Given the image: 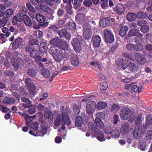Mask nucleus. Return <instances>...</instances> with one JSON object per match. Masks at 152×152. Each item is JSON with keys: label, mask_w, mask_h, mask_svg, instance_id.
I'll use <instances>...</instances> for the list:
<instances>
[{"label": "nucleus", "mask_w": 152, "mask_h": 152, "mask_svg": "<svg viewBox=\"0 0 152 152\" xmlns=\"http://www.w3.org/2000/svg\"><path fill=\"white\" fill-rule=\"evenodd\" d=\"M61 40L60 39L56 37L50 41V43L53 45L50 48V53L53 56L55 61L58 63L62 61L63 57V51L59 47Z\"/></svg>", "instance_id": "obj_1"}, {"label": "nucleus", "mask_w": 152, "mask_h": 152, "mask_svg": "<svg viewBox=\"0 0 152 152\" xmlns=\"http://www.w3.org/2000/svg\"><path fill=\"white\" fill-rule=\"evenodd\" d=\"M71 122L70 120L69 119L68 115L67 113H63L62 115L60 114H58L56 116V120L55 121V126H59L60 124L62 126L61 129H59L58 131V134L61 136H63L64 135L61 133V132L62 129L64 130L65 127L63 126L64 125H66L69 126L71 124ZM66 134L64 135V136H66Z\"/></svg>", "instance_id": "obj_2"}, {"label": "nucleus", "mask_w": 152, "mask_h": 152, "mask_svg": "<svg viewBox=\"0 0 152 152\" xmlns=\"http://www.w3.org/2000/svg\"><path fill=\"white\" fill-rule=\"evenodd\" d=\"M88 127L90 130L94 132L92 133V137L95 136V134H97V138L99 141L102 142L105 141L106 140L104 137V134L102 132L99 131V130L94 125L92 122H90L88 124Z\"/></svg>", "instance_id": "obj_3"}, {"label": "nucleus", "mask_w": 152, "mask_h": 152, "mask_svg": "<svg viewBox=\"0 0 152 152\" xmlns=\"http://www.w3.org/2000/svg\"><path fill=\"white\" fill-rule=\"evenodd\" d=\"M39 124L37 122H35L33 124L32 128L34 130H31L29 132V133L34 136H43L47 133V130L46 127L43 125V124H41L42 130L40 131L37 130L38 128Z\"/></svg>", "instance_id": "obj_4"}, {"label": "nucleus", "mask_w": 152, "mask_h": 152, "mask_svg": "<svg viewBox=\"0 0 152 152\" xmlns=\"http://www.w3.org/2000/svg\"><path fill=\"white\" fill-rule=\"evenodd\" d=\"M120 117L123 120L129 119V121L131 122L134 121V116L131 115L130 110L128 108H124L122 109L120 113Z\"/></svg>", "instance_id": "obj_5"}, {"label": "nucleus", "mask_w": 152, "mask_h": 152, "mask_svg": "<svg viewBox=\"0 0 152 152\" xmlns=\"http://www.w3.org/2000/svg\"><path fill=\"white\" fill-rule=\"evenodd\" d=\"M145 125L143 127L140 126H136L133 133L134 137L137 139L139 138L146 131V127Z\"/></svg>", "instance_id": "obj_6"}, {"label": "nucleus", "mask_w": 152, "mask_h": 152, "mask_svg": "<svg viewBox=\"0 0 152 152\" xmlns=\"http://www.w3.org/2000/svg\"><path fill=\"white\" fill-rule=\"evenodd\" d=\"M82 42V38L80 36L77 37L76 38L73 39L72 41L75 50L77 52H79L81 49L80 44Z\"/></svg>", "instance_id": "obj_7"}, {"label": "nucleus", "mask_w": 152, "mask_h": 152, "mask_svg": "<svg viewBox=\"0 0 152 152\" xmlns=\"http://www.w3.org/2000/svg\"><path fill=\"white\" fill-rule=\"evenodd\" d=\"M92 33L91 26L88 23L85 24L83 27V36L86 39H88L91 37Z\"/></svg>", "instance_id": "obj_8"}, {"label": "nucleus", "mask_w": 152, "mask_h": 152, "mask_svg": "<svg viewBox=\"0 0 152 152\" xmlns=\"http://www.w3.org/2000/svg\"><path fill=\"white\" fill-rule=\"evenodd\" d=\"M105 133L107 134V137L108 139H111L110 135H111L113 137L116 138L119 137L120 134L119 130L117 128L115 129L112 131H109L108 129H105Z\"/></svg>", "instance_id": "obj_9"}, {"label": "nucleus", "mask_w": 152, "mask_h": 152, "mask_svg": "<svg viewBox=\"0 0 152 152\" xmlns=\"http://www.w3.org/2000/svg\"><path fill=\"white\" fill-rule=\"evenodd\" d=\"M96 104L94 101H90L86 106V111L89 115H92L95 111Z\"/></svg>", "instance_id": "obj_10"}, {"label": "nucleus", "mask_w": 152, "mask_h": 152, "mask_svg": "<svg viewBox=\"0 0 152 152\" xmlns=\"http://www.w3.org/2000/svg\"><path fill=\"white\" fill-rule=\"evenodd\" d=\"M127 61H128V60H124L123 58H121L116 60V64L118 67H121L122 69H125L128 66Z\"/></svg>", "instance_id": "obj_11"}, {"label": "nucleus", "mask_w": 152, "mask_h": 152, "mask_svg": "<svg viewBox=\"0 0 152 152\" xmlns=\"http://www.w3.org/2000/svg\"><path fill=\"white\" fill-rule=\"evenodd\" d=\"M65 4H64V8L67 13L69 14H72L73 11L72 10V6L70 3L71 0H63Z\"/></svg>", "instance_id": "obj_12"}, {"label": "nucleus", "mask_w": 152, "mask_h": 152, "mask_svg": "<svg viewBox=\"0 0 152 152\" xmlns=\"http://www.w3.org/2000/svg\"><path fill=\"white\" fill-rule=\"evenodd\" d=\"M135 58L137 61L141 64H143L145 63L146 60L145 56L143 54L137 53L135 54Z\"/></svg>", "instance_id": "obj_13"}, {"label": "nucleus", "mask_w": 152, "mask_h": 152, "mask_svg": "<svg viewBox=\"0 0 152 152\" xmlns=\"http://www.w3.org/2000/svg\"><path fill=\"white\" fill-rule=\"evenodd\" d=\"M97 117L95 118V122L97 126L100 128H103L104 127V124L103 122L101 120L100 118L99 117H102V115H103V114L101 113H98L96 114Z\"/></svg>", "instance_id": "obj_14"}, {"label": "nucleus", "mask_w": 152, "mask_h": 152, "mask_svg": "<svg viewBox=\"0 0 152 152\" xmlns=\"http://www.w3.org/2000/svg\"><path fill=\"white\" fill-rule=\"evenodd\" d=\"M111 22L112 20L110 18H104L100 21L99 25L102 27H104L110 25Z\"/></svg>", "instance_id": "obj_15"}, {"label": "nucleus", "mask_w": 152, "mask_h": 152, "mask_svg": "<svg viewBox=\"0 0 152 152\" xmlns=\"http://www.w3.org/2000/svg\"><path fill=\"white\" fill-rule=\"evenodd\" d=\"M58 34L60 37H65L68 40H69L71 38L70 34L65 29H62L58 31Z\"/></svg>", "instance_id": "obj_16"}, {"label": "nucleus", "mask_w": 152, "mask_h": 152, "mask_svg": "<svg viewBox=\"0 0 152 152\" xmlns=\"http://www.w3.org/2000/svg\"><path fill=\"white\" fill-rule=\"evenodd\" d=\"M40 7L41 10L52 16L53 10L48 7L46 5L42 4L40 5Z\"/></svg>", "instance_id": "obj_17"}, {"label": "nucleus", "mask_w": 152, "mask_h": 152, "mask_svg": "<svg viewBox=\"0 0 152 152\" xmlns=\"http://www.w3.org/2000/svg\"><path fill=\"white\" fill-rule=\"evenodd\" d=\"M71 63L74 66H78L79 64V60L78 56L76 55H73L71 58Z\"/></svg>", "instance_id": "obj_18"}, {"label": "nucleus", "mask_w": 152, "mask_h": 152, "mask_svg": "<svg viewBox=\"0 0 152 152\" xmlns=\"http://www.w3.org/2000/svg\"><path fill=\"white\" fill-rule=\"evenodd\" d=\"M22 116L25 118L26 121L27 125L29 126L32 123V121L31 119H34L36 117V115L33 116H30L25 113L22 114Z\"/></svg>", "instance_id": "obj_19"}, {"label": "nucleus", "mask_w": 152, "mask_h": 152, "mask_svg": "<svg viewBox=\"0 0 152 152\" xmlns=\"http://www.w3.org/2000/svg\"><path fill=\"white\" fill-rule=\"evenodd\" d=\"M23 42V39L21 38H18L17 39L15 42H14L12 45V48L14 49H17L20 46H21Z\"/></svg>", "instance_id": "obj_20"}, {"label": "nucleus", "mask_w": 152, "mask_h": 152, "mask_svg": "<svg viewBox=\"0 0 152 152\" xmlns=\"http://www.w3.org/2000/svg\"><path fill=\"white\" fill-rule=\"evenodd\" d=\"M92 40L94 45L96 47H98L100 45L101 40L100 37L97 35L93 37Z\"/></svg>", "instance_id": "obj_21"}, {"label": "nucleus", "mask_w": 152, "mask_h": 152, "mask_svg": "<svg viewBox=\"0 0 152 152\" xmlns=\"http://www.w3.org/2000/svg\"><path fill=\"white\" fill-rule=\"evenodd\" d=\"M114 11L118 14L121 15L125 11L123 6L120 4H118L115 8Z\"/></svg>", "instance_id": "obj_22"}, {"label": "nucleus", "mask_w": 152, "mask_h": 152, "mask_svg": "<svg viewBox=\"0 0 152 152\" xmlns=\"http://www.w3.org/2000/svg\"><path fill=\"white\" fill-rule=\"evenodd\" d=\"M24 23L27 26H30L32 25L33 23L30 18L27 15H24L23 16Z\"/></svg>", "instance_id": "obj_23"}, {"label": "nucleus", "mask_w": 152, "mask_h": 152, "mask_svg": "<svg viewBox=\"0 0 152 152\" xmlns=\"http://www.w3.org/2000/svg\"><path fill=\"white\" fill-rule=\"evenodd\" d=\"M129 130V125L127 123L122 124L121 128V131L124 134L127 133Z\"/></svg>", "instance_id": "obj_24"}, {"label": "nucleus", "mask_w": 152, "mask_h": 152, "mask_svg": "<svg viewBox=\"0 0 152 152\" xmlns=\"http://www.w3.org/2000/svg\"><path fill=\"white\" fill-rule=\"evenodd\" d=\"M137 17L136 14L132 13H128L126 15V19L129 21H132L134 20Z\"/></svg>", "instance_id": "obj_25"}, {"label": "nucleus", "mask_w": 152, "mask_h": 152, "mask_svg": "<svg viewBox=\"0 0 152 152\" xmlns=\"http://www.w3.org/2000/svg\"><path fill=\"white\" fill-rule=\"evenodd\" d=\"M138 34L142 36V34L140 32L139 30L137 29H134L131 30L129 32L128 35L129 37L137 36Z\"/></svg>", "instance_id": "obj_26"}, {"label": "nucleus", "mask_w": 152, "mask_h": 152, "mask_svg": "<svg viewBox=\"0 0 152 152\" xmlns=\"http://www.w3.org/2000/svg\"><path fill=\"white\" fill-rule=\"evenodd\" d=\"M85 16L81 14H77L75 17L76 20L79 23H83L85 20Z\"/></svg>", "instance_id": "obj_27"}, {"label": "nucleus", "mask_w": 152, "mask_h": 152, "mask_svg": "<svg viewBox=\"0 0 152 152\" xmlns=\"http://www.w3.org/2000/svg\"><path fill=\"white\" fill-rule=\"evenodd\" d=\"M107 106L106 103L104 102H100L96 105V107L98 110H102L106 108Z\"/></svg>", "instance_id": "obj_28"}, {"label": "nucleus", "mask_w": 152, "mask_h": 152, "mask_svg": "<svg viewBox=\"0 0 152 152\" xmlns=\"http://www.w3.org/2000/svg\"><path fill=\"white\" fill-rule=\"evenodd\" d=\"M23 19V16L22 15H18L14 16L12 21V23L13 25H16L18 22H21Z\"/></svg>", "instance_id": "obj_29"}, {"label": "nucleus", "mask_w": 152, "mask_h": 152, "mask_svg": "<svg viewBox=\"0 0 152 152\" xmlns=\"http://www.w3.org/2000/svg\"><path fill=\"white\" fill-rule=\"evenodd\" d=\"M128 29V28L126 26H122L121 28L119 31V34L120 36L122 37H125Z\"/></svg>", "instance_id": "obj_30"}, {"label": "nucleus", "mask_w": 152, "mask_h": 152, "mask_svg": "<svg viewBox=\"0 0 152 152\" xmlns=\"http://www.w3.org/2000/svg\"><path fill=\"white\" fill-rule=\"evenodd\" d=\"M143 120V118L141 114H139L135 118V124L137 125H141Z\"/></svg>", "instance_id": "obj_31"}, {"label": "nucleus", "mask_w": 152, "mask_h": 152, "mask_svg": "<svg viewBox=\"0 0 152 152\" xmlns=\"http://www.w3.org/2000/svg\"><path fill=\"white\" fill-rule=\"evenodd\" d=\"M23 63L22 60L20 58H18L16 60L15 63L13 64L15 69H17Z\"/></svg>", "instance_id": "obj_32"}, {"label": "nucleus", "mask_w": 152, "mask_h": 152, "mask_svg": "<svg viewBox=\"0 0 152 152\" xmlns=\"http://www.w3.org/2000/svg\"><path fill=\"white\" fill-rule=\"evenodd\" d=\"M36 18L37 21L40 23L44 22L46 19L45 17L40 14H37L36 16Z\"/></svg>", "instance_id": "obj_33"}, {"label": "nucleus", "mask_w": 152, "mask_h": 152, "mask_svg": "<svg viewBox=\"0 0 152 152\" xmlns=\"http://www.w3.org/2000/svg\"><path fill=\"white\" fill-rule=\"evenodd\" d=\"M3 102L5 104H12L15 103V100L12 98L6 97L3 100Z\"/></svg>", "instance_id": "obj_34"}, {"label": "nucleus", "mask_w": 152, "mask_h": 152, "mask_svg": "<svg viewBox=\"0 0 152 152\" xmlns=\"http://www.w3.org/2000/svg\"><path fill=\"white\" fill-rule=\"evenodd\" d=\"M75 124L76 126L78 127L81 126L83 124V121L82 118L78 116L76 118Z\"/></svg>", "instance_id": "obj_35"}, {"label": "nucleus", "mask_w": 152, "mask_h": 152, "mask_svg": "<svg viewBox=\"0 0 152 152\" xmlns=\"http://www.w3.org/2000/svg\"><path fill=\"white\" fill-rule=\"evenodd\" d=\"M66 29L71 30H74L76 28V24L74 22H69L66 24Z\"/></svg>", "instance_id": "obj_36"}, {"label": "nucleus", "mask_w": 152, "mask_h": 152, "mask_svg": "<svg viewBox=\"0 0 152 152\" xmlns=\"http://www.w3.org/2000/svg\"><path fill=\"white\" fill-rule=\"evenodd\" d=\"M138 148L142 151H144L145 149V142L144 139H142L140 140L138 145Z\"/></svg>", "instance_id": "obj_37"}, {"label": "nucleus", "mask_w": 152, "mask_h": 152, "mask_svg": "<svg viewBox=\"0 0 152 152\" xmlns=\"http://www.w3.org/2000/svg\"><path fill=\"white\" fill-rule=\"evenodd\" d=\"M128 68L130 71H134L138 69L137 66L132 62H130L128 66Z\"/></svg>", "instance_id": "obj_38"}, {"label": "nucleus", "mask_w": 152, "mask_h": 152, "mask_svg": "<svg viewBox=\"0 0 152 152\" xmlns=\"http://www.w3.org/2000/svg\"><path fill=\"white\" fill-rule=\"evenodd\" d=\"M68 45L66 42L61 40L59 46V47L60 49L61 50V49H62L63 50H66L68 49Z\"/></svg>", "instance_id": "obj_39"}, {"label": "nucleus", "mask_w": 152, "mask_h": 152, "mask_svg": "<svg viewBox=\"0 0 152 152\" xmlns=\"http://www.w3.org/2000/svg\"><path fill=\"white\" fill-rule=\"evenodd\" d=\"M5 15V17L7 18L10 16L14 13L13 10L11 9H7L4 13Z\"/></svg>", "instance_id": "obj_40"}, {"label": "nucleus", "mask_w": 152, "mask_h": 152, "mask_svg": "<svg viewBox=\"0 0 152 152\" xmlns=\"http://www.w3.org/2000/svg\"><path fill=\"white\" fill-rule=\"evenodd\" d=\"M120 109V106L116 104H113L111 109V110L114 113H117Z\"/></svg>", "instance_id": "obj_41"}, {"label": "nucleus", "mask_w": 152, "mask_h": 152, "mask_svg": "<svg viewBox=\"0 0 152 152\" xmlns=\"http://www.w3.org/2000/svg\"><path fill=\"white\" fill-rule=\"evenodd\" d=\"M80 1L81 0H72L70 1V3H72L75 6V9H77L80 6Z\"/></svg>", "instance_id": "obj_42"}, {"label": "nucleus", "mask_w": 152, "mask_h": 152, "mask_svg": "<svg viewBox=\"0 0 152 152\" xmlns=\"http://www.w3.org/2000/svg\"><path fill=\"white\" fill-rule=\"evenodd\" d=\"M39 47L41 48H42L44 50L42 51V52L43 53H46V50L48 48V46L47 43L44 42H41L40 45Z\"/></svg>", "instance_id": "obj_43"}, {"label": "nucleus", "mask_w": 152, "mask_h": 152, "mask_svg": "<svg viewBox=\"0 0 152 152\" xmlns=\"http://www.w3.org/2000/svg\"><path fill=\"white\" fill-rule=\"evenodd\" d=\"M146 122L145 125V126L146 127V129L148 127L149 125H151L152 126V118L150 115H148L146 118Z\"/></svg>", "instance_id": "obj_44"}, {"label": "nucleus", "mask_w": 152, "mask_h": 152, "mask_svg": "<svg viewBox=\"0 0 152 152\" xmlns=\"http://www.w3.org/2000/svg\"><path fill=\"white\" fill-rule=\"evenodd\" d=\"M30 55L32 58L36 57L39 55V52L38 50L37 49H34L31 52Z\"/></svg>", "instance_id": "obj_45"}, {"label": "nucleus", "mask_w": 152, "mask_h": 152, "mask_svg": "<svg viewBox=\"0 0 152 152\" xmlns=\"http://www.w3.org/2000/svg\"><path fill=\"white\" fill-rule=\"evenodd\" d=\"M149 29L148 26L146 25H145L141 27L140 28V31L143 33L145 34L148 31Z\"/></svg>", "instance_id": "obj_46"}, {"label": "nucleus", "mask_w": 152, "mask_h": 152, "mask_svg": "<svg viewBox=\"0 0 152 152\" xmlns=\"http://www.w3.org/2000/svg\"><path fill=\"white\" fill-rule=\"evenodd\" d=\"M146 13L142 12H139L137 13V17L138 18H145L147 17Z\"/></svg>", "instance_id": "obj_47"}, {"label": "nucleus", "mask_w": 152, "mask_h": 152, "mask_svg": "<svg viewBox=\"0 0 152 152\" xmlns=\"http://www.w3.org/2000/svg\"><path fill=\"white\" fill-rule=\"evenodd\" d=\"M2 31L3 32L6 33V34H1V36L4 37L5 36L7 37H8L10 36V33L8 32L9 29L8 28L6 27H3L2 28Z\"/></svg>", "instance_id": "obj_48"}, {"label": "nucleus", "mask_w": 152, "mask_h": 152, "mask_svg": "<svg viewBox=\"0 0 152 152\" xmlns=\"http://www.w3.org/2000/svg\"><path fill=\"white\" fill-rule=\"evenodd\" d=\"M142 88V86L138 87L137 86L134 85L131 87V89L132 91L135 92L137 91L138 93L140 92L141 89Z\"/></svg>", "instance_id": "obj_49"}, {"label": "nucleus", "mask_w": 152, "mask_h": 152, "mask_svg": "<svg viewBox=\"0 0 152 152\" xmlns=\"http://www.w3.org/2000/svg\"><path fill=\"white\" fill-rule=\"evenodd\" d=\"M8 20L6 17H4L0 20V26L3 27L5 26L7 23Z\"/></svg>", "instance_id": "obj_50"}, {"label": "nucleus", "mask_w": 152, "mask_h": 152, "mask_svg": "<svg viewBox=\"0 0 152 152\" xmlns=\"http://www.w3.org/2000/svg\"><path fill=\"white\" fill-rule=\"evenodd\" d=\"M108 87L107 83L106 82H102L100 85V89L102 91L106 90Z\"/></svg>", "instance_id": "obj_51"}, {"label": "nucleus", "mask_w": 152, "mask_h": 152, "mask_svg": "<svg viewBox=\"0 0 152 152\" xmlns=\"http://www.w3.org/2000/svg\"><path fill=\"white\" fill-rule=\"evenodd\" d=\"M104 35L105 38L109 40L108 38V36H111V35H113L111 31L108 29H105L104 31Z\"/></svg>", "instance_id": "obj_52"}, {"label": "nucleus", "mask_w": 152, "mask_h": 152, "mask_svg": "<svg viewBox=\"0 0 152 152\" xmlns=\"http://www.w3.org/2000/svg\"><path fill=\"white\" fill-rule=\"evenodd\" d=\"M45 117L46 119L53 118V116L52 112L50 111H48L45 114Z\"/></svg>", "instance_id": "obj_53"}, {"label": "nucleus", "mask_w": 152, "mask_h": 152, "mask_svg": "<svg viewBox=\"0 0 152 152\" xmlns=\"http://www.w3.org/2000/svg\"><path fill=\"white\" fill-rule=\"evenodd\" d=\"M27 73L29 75L32 77H35L37 74L34 70L32 69H29Z\"/></svg>", "instance_id": "obj_54"}, {"label": "nucleus", "mask_w": 152, "mask_h": 152, "mask_svg": "<svg viewBox=\"0 0 152 152\" xmlns=\"http://www.w3.org/2000/svg\"><path fill=\"white\" fill-rule=\"evenodd\" d=\"M27 10L25 6H23L22 7L21 10L19 12V15H22L23 16L24 15H25L24 14L27 13Z\"/></svg>", "instance_id": "obj_55"}, {"label": "nucleus", "mask_w": 152, "mask_h": 152, "mask_svg": "<svg viewBox=\"0 0 152 152\" xmlns=\"http://www.w3.org/2000/svg\"><path fill=\"white\" fill-rule=\"evenodd\" d=\"M34 34L36 36L37 38H40L42 37V32L39 30H37L34 32Z\"/></svg>", "instance_id": "obj_56"}, {"label": "nucleus", "mask_w": 152, "mask_h": 152, "mask_svg": "<svg viewBox=\"0 0 152 152\" xmlns=\"http://www.w3.org/2000/svg\"><path fill=\"white\" fill-rule=\"evenodd\" d=\"M42 73L45 77H48L50 75V71L46 69H44L42 70Z\"/></svg>", "instance_id": "obj_57"}, {"label": "nucleus", "mask_w": 152, "mask_h": 152, "mask_svg": "<svg viewBox=\"0 0 152 152\" xmlns=\"http://www.w3.org/2000/svg\"><path fill=\"white\" fill-rule=\"evenodd\" d=\"M29 89L30 94L32 95H34L35 93L36 90L35 86L34 85H32L31 86H30Z\"/></svg>", "instance_id": "obj_58"}, {"label": "nucleus", "mask_w": 152, "mask_h": 152, "mask_svg": "<svg viewBox=\"0 0 152 152\" xmlns=\"http://www.w3.org/2000/svg\"><path fill=\"white\" fill-rule=\"evenodd\" d=\"M137 36H138L137 37L135 38V41L137 44L140 43L142 40V36L140 35L139 34H138Z\"/></svg>", "instance_id": "obj_59"}, {"label": "nucleus", "mask_w": 152, "mask_h": 152, "mask_svg": "<svg viewBox=\"0 0 152 152\" xmlns=\"http://www.w3.org/2000/svg\"><path fill=\"white\" fill-rule=\"evenodd\" d=\"M143 48L142 45L140 43L137 44L136 46H134V49L137 51L141 50Z\"/></svg>", "instance_id": "obj_60"}, {"label": "nucleus", "mask_w": 152, "mask_h": 152, "mask_svg": "<svg viewBox=\"0 0 152 152\" xmlns=\"http://www.w3.org/2000/svg\"><path fill=\"white\" fill-rule=\"evenodd\" d=\"M77 11L79 12L78 14H81V15H85L87 11V10L84 8L82 7L77 10Z\"/></svg>", "instance_id": "obj_61"}, {"label": "nucleus", "mask_w": 152, "mask_h": 152, "mask_svg": "<svg viewBox=\"0 0 152 152\" xmlns=\"http://www.w3.org/2000/svg\"><path fill=\"white\" fill-rule=\"evenodd\" d=\"M73 110L75 113L78 114L80 113V108L79 106L77 105H74L73 107Z\"/></svg>", "instance_id": "obj_62"}, {"label": "nucleus", "mask_w": 152, "mask_h": 152, "mask_svg": "<svg viewBox=\"0 0 152 152\" xmlns=\"http://www.w3.org/2000/svg\"><path fill=\"white\" fill-rule=\"evenodd\" d=\"M147 23L146 20H138L137 22V24L140 26H143V25L146 24Z\"/></svg>", "instance_id": "obj_63"}, {"label": "nucleus", "mask_w": 152, "mask_h": 152, "mask_svg": "<svg viewBox=\"0 0 152 152\" xmlns=\"http://www.w3.org/2000/svg\"><path fill=\"white\" fill-rule=\"evenodd\" d=\"M146 138L148 140H151L152 139V132L151 130H149L148 131Z\"/></svg>", "instance_id": "obj_64"}]
</instances>
